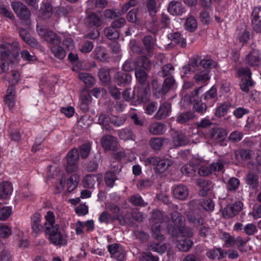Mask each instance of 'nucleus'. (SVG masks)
Returning a JSON list of instances; mask_svg holds the SVG:
<instances>
[{"mask_svg":"<svg viewBox=\"0 0 261 261\" xmlns=\"http://www.w3.org/2000/svg\"><path fill=\"white\" fill-rule=\"evenodd\" d=\"M44 229L49 240L56 246L66 245L67 236L63 230L60 228L55 222V215L53 212L48 211L45 216Z\"/></svg>","mask_w":261,"mask_h":261,"instance_id":"f257e3e1","label":"nucleus"},{"mask_svg":"<svg viewBox=\"0 0 261 261\" xmlns=\"http://www.w3.org/2000/svg\"><path fill=\"white\" fill-rule=\"evenodd\" d=\"M171 222L167 226V229L171 236L185 239L193 237L194 232L192 229L185 227V220L179 213L176 211L172 212L171 214Z\"/></svg>","mask_w":261,"mask_h":261,"instance_id":"f03ea898","label":"nucleus"},{"mask_svg":"<svg viewBox=\"0 0 261 261\" xmlns=\"http://www.w3.org/2000/svg\"><path fill=\"white\" fill-rule=\"evenodd\" d=\"M1 70L6 71L9 70L19 55L20 47L17 42H1Z\"/></svg>","mask_w":261,"mask_h":261,"instance_id":"7ed1b4c3","label":"nucleus"},{"mask_svg":"<svg viewBox=\"0 0 261 261\" xmlns=\"http://www.w3.org/2000/svg\"><path fill=\"white\" fill-rule=\"evenodd\" d=\"M216 66V63L210 59H201L199 56L193 57L190 62L181 68V72L185 75L197 72L201 68H212Z\"/></svg>","mask_w":261,"mask_h":261,"instance_id":"20e7f679","label":"nucleus"},{"mask_svg":"<svg viewBox=\"0 0 261 261\" xmlns=\"http://www.w3.org/2000/svg\"><path fill=\"white\" fill-rule=\"evenodd\" d=\"M37 31L41 39L48 44L49 47L55 44H60L61 38L53 31H48L42 27H37Z\"/></svg>","mask_w":261,"mask_h":261,"instance_id":"39448f33","label":"nucleus"},{"mask_svg":"<svg viewBox=\"0 0 261 261\" xmlns=\"http://www.w3.org/2000/svg\"><path fill=\"white\" fill-rule=\"evenodd\" d=\"M11 6L17 16L21 20H28L31 15L29 9L22 3L14 1L11 3Z\"/></svg>","mask_w":261,"mask_h":261,"instance_id":"423d86ee","label":"nucleus"},{"mask_svg":"<svg viewBox=\"0 0 261 261\" xmlns=\"http://www.w3.org/2000/svg\"><path fill=\"white\" fill-rule=\"evenodd\" d=\"M148 162L156 166V170L159 173H163L166 171L171 165V162L167 159H161L159 157H151L148 159Z\"/></svg>","mask_w":261,"mask_h":261,"instance_id":"0eeeda50","label":"nucleus"},{"mask_svg":"<svg viewBox=\"0 0 261 261\" xmlns=\"http://www.w3.org/2000/svg\"><path fill=\"white\" fill-rule=\"evenodd\" d=\"M101 145L106 151H115L118 149L117 139L110 135L103 136L100 139Z\"/></svg>","mask_w":261,"mask_h":261,"instance_id":"6e6552de","label":"nucleus"},{"mask_svg":"<svg viewBox=\"0 0 261 261\" xmlns=\"http://www.w3.org/2000/svg\"><path fill=\"white\" fill-rule=\"evenodd\" d=\"M245 63L250 67H258L261 65V54L256 49H252L246 56Z\"/></svg>","mask_w":261,"mask_h":261,"instance_id":"1a4fd4ad","label":"nucleus"},{"mask_svg":"<svg viewBox=\"0 0 261 261\" xmlns=\"http://www.w3.org/2000/svg\"><path fill=\"white\" fill-rule=\"evenodd\" d=\"M243 204L241 201H237L233 203L226 205L223 211V216L225 218L234 217L242 210Z\"/></svg>","mask_w":261,"mask_h":261,"instance_id":"9d476101","label":"nucleus"},{"mask_svg":"<svg viewBox=\"0 0 261 261\" xmlns=\"http://www.w3.org/2000/svg\"><path fill=\"white\" fill-rule=\"evenodd\" d=\"M41 216L38 213L33 214L31 218V225L32 230V233L35 237L43 231L44 225L43 226L41 223Z\"/></svg>","mask_w":261,"mask_h":261,"instance_id":"9b49d317","label":"nucleus"},{"mask_svg":"<svg viewBox=\"0 0 261 261\" xmlns=\"http://www.w3.org/2000/svg\"><path fill=\"white\" fill-rule=\"evenodd\" d=\"M210 68H201L195 74L193 79L198 85L206 84L210 79Z\"/></svg>","mask_w":261,"mask_h":261,"instance_id":"f8f14e48","label":"nucleus"},{"mask_svg":"<svg viewBox=\"0 0 261 261\" xmlns=\"http://www.w3.org/2000/svg\"><path fill=\"white\" fill-rule=\"evenodd\" d=\"M101 178L102 176L100 174H88L86 175L83 179V186L86 188H94L96 184H97L98 185L100 184Z\"/></svg>","mask_w":261,"mask_h":261,"instance_id":"ddd939ff","label":"nucleus"},{"mask_svg":"<svg viewBox=\"0 0 261 261\" xmlns=\"http://www.w3.org/2000/svg\"><path fill=\"white\" fill-rule=\"evenodd\" d=\"M156 4L155 0H147L146 2V7L149 15L153 17L157 12ZM153 26L151 29L150 31L153 33H155L158 30V23L155 18H153Z\"/></svg>","mask_w":261,"mask_h":261,"instance_id":"4468645a","label":"nucleus"},{"mask_svg":"<svg viewBox=\"0 0 261 261\" xmlns=\"http://www.w3.org/2000/svg\"><path fill=\"white\" fill-rule=\"evenodd\" d=\"M91 100L92 97L89 92L85 90L82 91L80 95L79 107L84 113L89 111V105L91 102Z\"/></svg>","mask_w":261,"mask_h":261,"instance_id":"2eb2a0df","label":"nucleus"},{"mask_svg":"<svg viewBox=\"0 0 261 261\" xmlns=\"http://www.w3.org/2000/svg\"><path fill=\"white\" fill-rule=\"evenodd\" d=\"M85 23L89 27L98 28L101 25L102 20L100 15L95 13L88 14L84 19Z\"/></svg>","mask_w":261,"mask_h":261,"instance_id":"dca6fc26","label":"nucleus"},{"mask_svg":"<svg viewBox=\"0 0 261 261\" xmlns=\"http://www.w3.org/2000/svg\"><path fill=\"white\" fill-rule=\"evenodd\" d=\"M227 136V132L223 128L214 127L211 129L210 133V138L216 142H221L225 140Z\"/></svg>","mask_w":261,"mask_h":261,"instance_id":"f3484780","label":"nucleus"},{"mask_svg":"<svg viewBox=\"0 0 261 261\" xmlns=\"http://www.w3.org/2000/svg\"><path fill=\"white\" fill-rule=\"evenodd\" d=\"M168 220L169 218L167 215H164L161 211L158 210L153 211L149 219V222L152 225H159Z\"/></svg>","mask_w":261,"mask_h":261,"instance_id":"a211bd4d","label":"nucleus"},{"mask_svg":"<svg viewBox=\"0 0 261 261\" xmlns=\"http://www.w3.org/2000/svg\"><path fill=\"white\" fill-rule=\"evenodd\" d=\"M173 194L175 198L180 200H184L189 195V190L186 186L182 185H177L173 189Z\"/></svg>","mask_w":261,"mask_h":261,"instance_id":"6ab92c4d","label":"nucleus"},{"mask_svg":"<svg viewBox=\"0 0 261 261\" xmlns=\"http://www.w3.org/2000/svg\"><path fill=\"white\" fill-rule=\"evenodd\" d=\"M166 125L161 122H154L148 126V130L152 135H161L166 131Z\"/></svg>","mask_w":261,"mask_h":261,"instance_id":"aec40b11","label":"nucleus"},{"mask_svg":"<svg viewBox=\"0 0 261 261\" xmlns=\"http://www.w3.org/2000/svg\"><path fill=\"white\" fill-rule=\"evenodd\" d=\"M115 82L119 86H125L132 80L131 75L127 72H118L114 77Z\"/></svg>","mask_w":261,"mask_h":261,"instance_id":"412c9836","label":"nucleus"},{"mask_svg":"<svg viewBox=\"0 0 261 261\" xmlns=\"http://www.w3.org/2000/svg\"><path fill=\"white\" fill-rule=\"evenodd\" d=\"M151 62L146 56H141L139 57L136 61V65L137 68H140L146 71L149 72L151 68Z\"/></svg>","mask_w":261,"mask_h":261,"instance_id":"4be33fe9","label":"nucleus"},{"mask_svg":"<svg viewBox=\"0 0 261 261\" xmlns=\"http://www.w3.org/2000/svg\"><path fill=\"white\" fill-rule=\"evenodd\" d=\"M15 98V89L13 85H10L7 90V94L5 96V103L11 109L14 106Z\"/></svg>","mask_w":261,"mask_h":261,"instance_id":"5701e85b","label":"nucleus"},{"mask_svg":"<svg viewBox=\"0 0 261 261\" xmlns=\"http://www.w3.org/2000/svg\"><path fill=\"white\" fill-rule=\"evenodd\" d=\"M170 112V104L167 102H164L160 106L159 110L155 115V117L159 120L164 119L169 115Z\"/></svg>","mask_w":261,"mask_h":261,"instance_id":"b1692460","label":"nucleus"},{"mask_svg":"<svg viewBox=\"0 0 261 261\" xmlns=\"http://www.w3.org/2000/svg\"><path fill=\"white\" fill-rule=\"evenodd\" d=\"M144 47L149 56H151L154 53L155 41L152 36H145L142 40Z\"/></svg>","mask_w":261,"mask_h":261,"instance_id":"393cba45","label":"nucleus"},{"mask_svg":"<svg viewBox=\"0 0 261 261\" xmlns=\"http://www.w3.org/2000/svg\"><path fill=\"white\" fill-rule=\"evenodd\" d=\"M168 11L173 15H180L184 12V8L180 2L172 1L169 4Z\"/></svg>","mask_w":261,"mask_h":261,"instance_id":"a878e982","label":"nucleus"},{"mask_svg":"<svg viewBox=\"0 0 261 261\" xmlns=\"http://www.w3.org/2000/svg\"><path fill=\"white\" fill-rule=\"evenodd\" d=\"M175 85V81L173 76H169L166 78L164 81L162 88L159 89V93L162 94H165L169 91L174 88Z\"/></svg>","mask_w":261,"mask_h":261,"instance_id":"bb28decb","label":"nucleus"},{"mask_svg":"<svg viewBox=\"0 0 261 261\" xmlns=\"http://www.w3.org/2000/svg\"><path fill=\"white\" fill-rule=\"evenodd\" d=\"M13 190V186L10 182L3 181L1 184V199H9Z\"/></svg>","mask_w":261,"mask_h":261,"instance_id":"cd10ccee","label":"nucleus"},{"mask_svg":"<svg viewBox=\"0 0 261 261\" xmlns=\"http://www.w3.org/2000/svg\"><path fill=\"white\" fill-rule=\"evenodd\" d=\"M180 238L176 241L177 248L181 251H189L193 246V242L190 239Z\"/></svg>","mask_w":261,"mask_h":261,"instance_id":"c85d7f7f","label":"nucleus"},{"mask_svg":"<svg viewBox=\"0 0 261 261\" xmlns=\"http://www.w3.org/2000/svg\"><path fill=\"white\" fill-rule=\"evenodd\" d=\"M79 78L85 84V86L88 88H90L94 86L96 82L95 77L90 73L87 72H82L79 73Z\"/></svg>","mask_w":261,"mask_h":261,"instance_id":"c756f323","label":"nucleus"},{"mask_svg":"<svg viewBox=\"0 0 261 261\" xmlns=\"http://www.w3.org/2000/svg\"><path fill=\"white\" fill-rule=\"evenodd\" d=\"M93 58L95 59L101 61H106L109 59V56L106 52V50L101 46H97L92 52Z\"/></svg>","mask_w":261,"mask_h":261,"instance_id":"7c9ffc66","label":"nucleus"},{"mask_svg":"<svg viewBox=\"0 0 261 261\" xmlns=\"http://www.w3.org/2000/svg\"><path fill=\"white\" fill-rule=\"evenodd\" d=\"M80 180V176L77 174H73L67 180V190L69 193L72 192L77 187Z\"/></svg>","mask_w":261,"mask_h":261,"instance_id":"2f4dec72","label":"nucleus"},{"mask_svg":"<svg viewBox=\"0 0 261 261\" xmlns=\"http://www.w3.org/2000/svg\"><path fill=\"white\" fill-rule=\"evenodd\" d=\"M219 237L224 244L225 247H231L234 246V237L231 236L229 233L223 232L219 234Z\"/></svg>","mask_w":261,"mask_h":261,"instance_id":"473e14b6","label":"nucleus"},{"mask_svg":"<svg viewBox=\"0 0 261 261\" xmlns=\"http://www.w3.org/2000/svg\"><path fill=\"white\" fill-rule=\"evenodd\" d=\"M168 245L165 243L161 244L160 243H150L148 244V248L149 250L156 252L159 253H164L168 249Z\"/></svg>","mask_w":261,"mask_h":261,"instance_id":"72a5a7b5","label":"nucleus"},{"mask_svg":"<svg viewBox=\"0 0 261 261\" xmlns=\"http://www.w3.org/2000/svg\"><path fill=\"white\" fill-rule=\"evenodd\" d=\"M4 78L9 82L10 85L15 86L20 79V74L18 72L13 70L6 73Z\"/></svg>","mask_w":261,"mask_h":261,"instance_id":"f704fd0d","label":"nucleus"},{"mask_svg":"<svg viewBox=\"0 0 261 261\" xmlns=\"http://www.w3.org/2000/svg\"><path fill=\"white\" fill-rule=\"evenodd\" d=\"M168 38L175 43L178 44L180 46L185 47L186 45V40L181 37V34L178 32L170 33Z\"/></svg>","mask_w":261,"mask_h":261,"instance_id":"c9c22d12","label":"nucleus"},{"mask_svg":"<svg viewBox=\"0 0 261 261\" xmlns=\"http://www.w3.org/2000/svg\"><path fill=\"white\" fill-rule=\"evenodd\" d=\"M58 45L59 44H55L49 47L54 56L58 59L62 60L66 56L65 51L61 46Z\"/></svg>","mask_w":261,"mask_h":261,"instance_id":"e433bc0d","label":"nucleus"},{"mask_svg":"<svg viewBox=\"0 0 261 261\" xmlns=\"http://www.w3.org/2000/svg\"><path fill=\"white\" fill-rule=\"evenodd\" d=\"M104 178L106 185L111 188L114 187L115 181L118 179L116 173L112 171L107 172Z\"/></svg>","mask_w":261,"mask_h":261,"instance_id":"4c0bfd02","label":"nucleus"},{"mask_svg":"<svg viewBox=\"0 0 261 261\" xmlns=\"http://www.w3.org/2000/svg\"><path fill=\"white\" fill-rule=\"evenodd\" d=\"M167 141V139L163 138H153L149 141V145L155 150H160L163 145L164 142Z\"/></svg>","mask_w":261,"mask_h":261,"instance_id":"58836bf2","label":"nucleus"},{"mask_svg":"<svg viewBox=\"0 0 261 261\" xmlns=\"http://www.w3.org/2000/svg\"><path fill=\"white\" fill-rule=\"evenodd\" d=\"M207 256L213 259H220L223 257V251L220 248L210 250L206 253Z\"/></svg>","mask_w":261,"mask_h":261,"instance_id":"ea45409f","label":"nucleus"},{"mask_svg":"<svg viewBox=\"0 0 261 261\" xmlns=\"http://www.w3.org/2000/svg\"><path fill=\"white\" fill-rule=\"evenodd\" d=\"M104 34L110 40H115L119 38V34L118 31L115 29L112 26L108 27L105 29Z\"/></svg>","mask_w":261,"mask_h":261,"instance_id":"a19ab883","label":"nucleus"},{"mask_svg":"<svg viewBox=\"0 0 261 261\" xmlns=\"http://www.w3.org/2000/svg\"><path fill=\"white\" fill-rule=\"evenodd\" d=\"M126 120V117L125 115L116 116L112 115L110 118V122L114 126L119 127L122 125Z\"/></svg>","mask_w":261,"mask_h":261,"instance_id":"79ce46f5","label":"nucleus"},{"mask_svg":"<svg viewBox=\"0 0 261 261\" xmlns=\"http://www.w3.org/2000/svg\"><path fill=\"white\" fill-rule=\"evenodd\" d=\"M147 71L140 68H136L135 76L140 84H145L148 77Z\"/></svg>","mask_w":261,"mask_h":261,"instance_id":"37998d69","label":"nucleus"},{"mask_svg":"<svg viewBox=\"0 0 261 261\" xmlns=\"http://www.w3.org/2000/svg\"><path fill=\"white\" fill-rule=\"evenodd\" d=\"M174 70V67L171 64H167L163 66L162 70L158 72L159 76L164 77L171 75Z\"/></svg>","mask_w":261,"mask_h":261,"instance_id":"c03bdc74","label":"nucleus"},{"mask_svg":"<svg viewBox=\"0 0 261 261\" xmlns=\"http://www.w3.org/2000/svg\"><path fill=\"white\" fill-rule=\"evenodd\" d=\"M230 108V105L229 103H223L216 108L215 115L219 117L223 116L226 114Z\"/></svg>","mask_w":261,"mask_h":261,"instance_id":"a18cd8bd","label":"nucleus"},{"mask_svg":"<svg viewBox=\"0 0 261 261\" xmlns=\"http://www.w3.org/2000/svg\"><path fill=\"white\" fill-rule=\"evenodd\" d=\"M19 35L22 39L27 44L32 46L36 44L35 40L31 38L30 34L25 30L21 29L19 30Z\"/></svg>","mask_w":261,"mask_h":261,"instance_id":"49530a36","label":"nucleus"},{"mask_svg":"<svg viewBox=\"0 0 261 261\" xmlns=\"http://www.w3.org/2000/svg\"><path fill=\"white\" fill-rule=\"evenodd\" d=\"M152 236L156 240L163 241L165 239L163 234L161 233V225H152Z\"/></svg>","mask_w":261,"mask_h":261,"instance_id":"de8ad7c7","label":"nucleus"},{"mask_svg":"<svg viewBox=\"0 0 261 261\" xmlns=\"http://www.w3.org/2000/svg\"><path fill=\"white\" fill-rule=\"evenodd\" d=\"M238 38L239 42L242 43L243 45L247 43L250 40V33L248 30L245 29L239 33Z\"/></svg>","mask_w":261,"mask_h":261,"instance_id":"09e8293b","label":"nucleus"},{"mask_svg":"<svg viewBox=\"0 0 261 261\" xmlns=\"http://www.w3.org/2000/svg\"><path fill=\"white\" fill-rule=\"evenodd\" d=\"M129 201L132 203L134 205L140 206H145L148 203L145 202L141 197V196L138 194H134L130 196Z\"/></svg>","mask_w":261,"mask_h":261,"instance_id":"8fccbe9b","label":"nucleus"},{"mask_svg":"<svg viewBox=\"0 0 261 261\" xmlns=\"http://www.w3.org/2000/svg\"><path fill=\"white\" fill-rule=\"evenodd\" d=\"M98 76L101 82L108 83L110 80V69L101 68L98 73Z\"/></svg>","mask_w":261,"mask_h":261,"instance_id":"3c124183","label":"nucleus"},{"mask_svg":"<svg viewBox=\"0 0 261 261\" xmlns=\"http://www.w3.org/2000/svg\"><path fill=\"white\" fill-rule=\"evenodd\" d=\"M53 7L50 4L45 3L41 7V14L44 18H49L52 14Z\"/></svg>","mask_w":261,"mask_h":261,"instance_id":"603ef678","label":"nucleus"},{"mask_svg":"<svg viewBox=\"0 0 261 261\" xmlns=\"http://www.w3.org/2000/svg\"><path fill=\"white\" fill-rule=\"evenodd\" d=\"M197 185L206 191H210L213 187V182L208 179L199 178L197 180Z\"/></svg>","mask_w":261,"mask_h":261,"instance_id":"864d4df0","label":"nucleus"},{"mask_svg":"<svg viewBox=\"0 0 261 261\" xmlns=\"http://www.w3.org/2000/svg\"><path fill=\"white\" fill-rule=\"evenodd\" d=\"M237 159L239 161H247L251 159V151L248 149H241L236 154Z\"/></svg>","mask_w":261,"mask_h":261,"instance_id":"5fc2aeb1","label":"nucleus"},{"mask_svg":"<svg viewBox=\"0 0 261 261\" xmlns=\"http://www.w3.org/2000/svg\"><path fill=\"white\" fill-rule=\"evenodd\" d=\"M246 182L253 189L256 188L258 184L257 175L254 173H249L246 176Z\"/></svg>","mask_w":261,"mask_h":261,"instance_id":"6e6d98bb","label":"nucleus"},{"mask_svg":"<svg viewBox=\"0 0 261 261\" xmlns=\"http://www.w3.org/2000/svg\"><path fill=\"white\" fill-rule=\"evenodd\" d=\"M193 117V114L191 112L182 113L177 116L176 121L179 123L183 124L192 119Z\"/></svg>","mask_w":261,"mask_h":261,"instance_id":"4d7b16f0","label":"nucleus"},{"mask_svg":"<svg viewBox=\"0 0 261 261\" xmlns=\"http://www.w3.org/2000/svg\"><path fill=\"white\" fill-rule=\"evenodd\" d=\"M12 233L11 226L6 224H1V240H6Z\"/></svg>","mask_w":261,"mask_h":261,"instance_id":"13d9d810","label":"nucleus"},{"mask_svg":"<svg viewBox=\"0 0 261 261\" xmlns=\"http://www.w3.org/2000/svg\"><path fill=\"white\" fill-rule=\"evenodd\" d=\"M185 26L186 29L190 32L194 31L197 27L196 19L193 16L189 17L186 20Z\"/></svg>","mask_w":261,"mask_h":261,"instance_id":"bf43d9fd","label":"nucleus"},{"mask_svg":"<svg viewBox=\"0 0 261 261\" xmlns=\"http://www.w3.org/2000/svg\"><path fill=\"white\" fill-rule=\"evenodd\" d=\"M173 142L176 146H183L188 143V140L185 135L182 134H179L174 137Z\"/></svg>","mask_w":261,"mask_h":261,"instance_id":"052dcab7","label":"nucleus"},{"mask_svg":"<svg viewBox=\"0 0 261 261\" xmlns=\"http://www.w3.org/2000/svg\"><path fill=\"white\" fill-rule=\"evenodd\" d=\"M91 145L90 143H87L82 145L80 147V153L83 159L87 158L91 151Z\"/></svg>","mask_w":261,"mask_h":261,"instance_id":"680f3d73","label":"nucleus"},{"mask_svg":"<svg viewBox=\"0 0 261 261\" xmlns=\"http://www.w3.org/2000/svg\"><path fill=\"white\" fill-rule=\"evenodd\" d=\"M67 161L77 163L79 158V151L77 149L73 148L70 150L67 155Z\"/></svg>","mask_w":261,"mask_h":261,"instance_id":"e2e57ef3","label":"nucleus"},{"mask_svg":"<svg viewBox=\"0 0 261 261\" xmlns=\"http://www.w3.org/2000/svg\"><path fill=\"white\" fill-rule=\"evenodd\" d=\"M118 136L121 139L126 140L132 139L134 135L133 132L129 129L124 128L119 130Z\"/></svg>","mask_w":261,"mask_h":261,"instance_id":"0e129e2a","label":"nucleus"},{"mask_svg":"<svg viewBox=\"0 0 261 261\" xmlns=\"http://www.w3.org/2000/svg\"><path fill=\"white\" fill-rule=\"evenodd\" d=\"M93 46L92 42L87 41L80 45L79 50L83 53H88L92 50Z\"/></svg>","mask_w":261,"mask_h":261,"instance_id":"69168bd1","label":"nucleus"},{"mask_svg":"<svg viewBox=\"0 0 261 261\" xmlns=\"http://www.w3.org/2000/svg\"><path fill=\"white\" fill-rule=\"evenodd\" d=\"M12 214L11 206H6L1 207V221L7 220Z\"/></svg>","mask_w":261,"mask_h":261,"instance_id":"338daca9","label":"nucleus"},{"mask_svg":"<svg viewBox=\"0 0 261 261\" xmlns=\"http://www.w3.org/2000/svg\"><path fill=\"white\" fill-rule=\"evenodd\" d=\"M152 185V181L149 179H140L137 184V187L140 190H145Z\"/></svg>","mask_w":261,"mask_h":261,"instance_id":"774afa93","label":"nucleus"}]
</instances>
